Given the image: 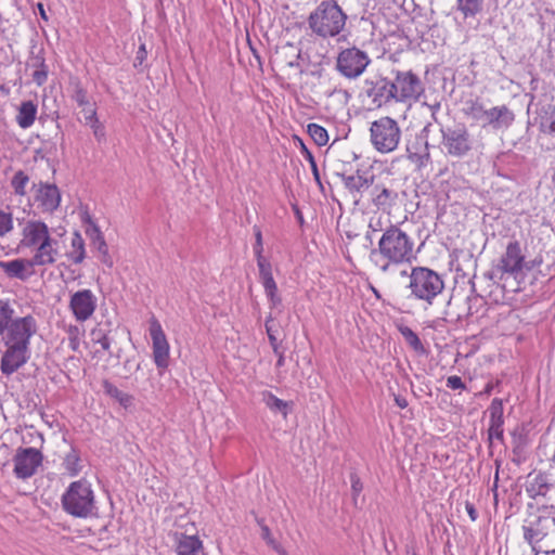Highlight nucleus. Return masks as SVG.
I'll return each instance as SVG.
<instances>
[{
	"instance_id": "c03bdc74",
	"label": "nucleus",
	"mask_w": 555,
	"mask_h": 555,
	"mask_svg": "<svg viewBox=\"0 0 555 555\" xmlns=\"http://www.w3.org/2000/svg\"><path fill=\"white\" fill-rule=\"evenodd\" d=\"M301 153H302L304 157L308 160L309 166L311 167V171H312L315 182L319 184V186L321 189H323L320 172H319L314 156L302 142H301Z\"/></svg>"
},
{
	"instance_id": "9b49d317",
	"label": "nucleus",
	"mask_w": 555,
	"mask_h": 555,
	"mask_svg": "<svg viewBox=\"0 0 555 555\" xmlns=\"http://www.w3.org/2000/svg\"><path fill=\"white\" fill-rule=\"evenodd\" d=\"M37 321L31 314L16 318L5 328L4 344L29 347L30 339L37 333Z\"/></svg>"
},
{
	"instance_id": "2eb2a0df",
	"label": "nucleus",
	"mask_w": 555,
	"mask_h": 555,
	"mask_svg": "<svg viewBox=\"0 0 555 555\" xmlns=\"http://www.w3.org/2000/svg\"><path fill=\"white\" fill-rule=\"evenodd\" d=\"M367 64L366 54L356 48L341 51L337 59V68L347 78L360 76Z\"/></svg>"
},
{
	"instance_id": "864d4df0",
	"label": "nucleus",
	"mask_w": 555,
	"mask_h": 555,
	"mask_svg": "<svg viewBox=\"0 0 555 555\" xmlns=\"http://www.w3.org/2000/svg\"><path fill=\"white\" fill-rule=\"evenodd\" d=\"M257 260V266H258V269H259V278L260 279H264V278H268V276H273L272 274V266L270 263V261L263 257V258H259V259H256Z\"/></svg>"
},
{
	"instance_id": "4c0bfd02",
	"label": "nucleus",
	"mask_w": 555,
	"mask_h": 555,
	"mask_svg": "<svg viewBox=\"0 0 555 555\" xmlns=\"http://www.w3.org/2000/svg\"><path fill=\"white\" fill-rule=\"evenodd\" d=\"M307 132L318 146H324L327 144L328 134L324 127L312 122L307 126Z\"/></svg>"
},
{
	"instance_id": "0e129e2a",
	"label": "nucleus",
	"mask_w": 555,
	"mask_h": 555,
	"mask_svg": "<svg viewBox=\"0 0 555 555\" xmlns=\"http://www.w3.org/2000/svg\"><path fill=\"white\" fill-rule=\"evenodd\" d=\"M396 3H399L401 4V7L404 9V11L409 12V11H414L415 10V2L414 0H393Z\"/></svg>"
},
{
	"instance_id": "338daca9",
	"label": "nucleus",
	"mask_w": 555,
	"mask_h": 555,
	"mask_svg": "<svg viewBox=\"0 0 555 555\" xmlns=\"http://www.w3.org/2000/svg\"><path fill=\"white\" fill-rule=\"evenodd\" d=\"M260 282L263 286L264 289L271 287L272 286H276V283L274 281V278L273 276H268V278H264V279H260Z\"/></svg>"
},
{
	"instance_id": "3c124183",
	"label": "nucleus",
	"mask_w": 555,
	"mask_h": 555,
	"mask_svg": "<svg viewBox=\"0 0 555 555\" xmlns=\"http://www.w3.org/2000/svg\"><path fill=\"white\" fill-rule=\"evenodd\" d=\"M254 234H255V244L253 246L254 254L256 259L263 258V243H262V233L258 225H254Z\"/></svg>"
},
{
	"instance_id": "a211bd4d",
	"label": "nucleus",
	"mask_w": 555,
	"mask_h": 555,
	"mask_svg": "<svg viewBox=\"0 0 555 555\" xmlns=\"http://www.w3.org/2000/svg\"><path fill=\"white\" fill-rule=\"evenodd\" d=\"M4 346L7 350L1 357L0 370L3 375L10 376L28 362L30 349L13 344H4Z\"/></svg>"
},
{
	"instance_id": "052dcab7",
	"label": "nucleus",
	"mask_w": 555,
	"mask_h": 555,
	"mask_svg": "<svg viewBox=\"0 0 555 555\" xmlns=\"http://www.w3.org/2000/svg\"><path fill=\"white\" fill-rule=\"evenodd\" d=\"M15 0H0V18H7L8 11L14 4Z\"/></svg>"
},
{
	"instance_id": "4d7b16f0",
	"label": "nucleus",
	"mask_w": 555,
	"mask_h": 555,
	"mask_svg": "<svg viewBox=\"0 0 555 555\" xmlns=\"http://www.w3.org/2000/svg\"><path fill=\"white\" fill-rule=\"evenodd\" d=\"M472 293H473V295H470V296H468L466 298V302L468 305L467 313H466L467 318H469L470 315L474 314L473 308H474L475 304H477L478 301H480L482 299L481 296L476 294V289H475L474 285H473V288H472Z\"/></svg>"
},
{
	"instance_id": "58836bf2",
	"label": "nucleus",
	"mask_w": 555,
	"mask_h": 555,
	"mask_svg": "<svg viewBox=\"0 0 555 555\" xmlns=\"http://www.w3.org/2000/svg\"><path fill=\"white\" fill-rule=\"evenodd\" d=\"M489 411V424H504V406L503 400L499 398H494L488 409Z\"/></svg>"
},
{
	"instance_id": "20e7f679",
	"label": "nucleus",
	"mask_w": 555,
	"mask_h": 555,
	"mask_svg": "<svg viewBox=\"0 0 555 555\" xmlns=\"http://www.w3.org/2000/svg\"><path fill=\"white\" fill-rule=\"evenodd\" d=\"M348 16L335 0H323L309 16V26L315 35H340Z\"/></svg>"
},
{
	"instance_id": "bf43d9fd",
	"label": "nucleus",
	"mask_w": 555,
	"mask_h": 555,
	"mask_svg": "<svg viewBox=\"0 0 555 555\" xmlns=\"http://www.w3.org/2000/svg\"><path fill=\"white\" fill-rule=\"evenodd\" d=\"M146 46L144 42H141L134 59V67H138L143 64L144 60L146 59Z\"/></svg>"
},
{
	"instance_id": "13d9d810",
	"label": "nucleus",
	"mask_w": 555,
	"mask_h": 555,
	"mask_svg": "<svg viewBox=\"0 0 555 555\" xmlns=\"http://www.w3.org/2000/svg\"><path fill=\"white\" fill-rule=\"evenodd\" d=\"M447 387H449L450 389L456 390V389H465L466 385L460 376L452 375L447 378Z\"/></svg>"
},
{
	"instance_id": "6e6d98bb",
	"label": "nucleus",
	"mask_w": 555,
	"mask_h": 555,
	"mask_svg": "<svg viewBox=\"0 0 555 555\" xmlns=\"http://www.w3.org/2000/svg\"><path fill=\"white\" fill-rule=\"evenodd\" d=\"M31 77H33V81L36 85L42 86L43 83H46V81L48 79V66L42 67L40 69H35L31 74Z\"/></svg>"
},
{
	"instance_id": "a878e982",
	"label": "nucleus",
	"mask_w": 555,
	"mask_h": 555,
	"mask_svg": "<svg viewBox=\"0 0 555 555\" xmlns=\"http://www.w3.org/2000/svg\"><path fill=\"white\" fill-rule=\"evenodd\" d=\"M36 201L40 203L44 210L53 211L60 206L61 193L55 184L40 182Z\"/></svg>"
},
{
	"instance_id": "0eeeda50",
	"label": "nucleus",
	"mask_w": 555,
	"mask_h": 555,
	"mask_svg": "<svg viewBox=\"0 0 555 555\" xmlns=\"http://www.w3.org/2000/svg\"><path fill=\"white\" fill-rule=\"evenodd\" d=\"M442 152L456 159H463L473 154L475 141L464 124L441 127Z\"/></svg>"
},
{
	"instance_id": "5fc2aeb1",
	"label": "nucleus",
	"mask_w": 555,
	"mask_h": 555,
	"mask_svg": "<svg viewBox=\"0 0 555 555\" xmlns=\"http://www.w3.org/2000/svg\"><path fill=\"white\" fill-rule=\"evenodd\" d=\"M271 322H272V318L269 317V319L266 321V332H267L270 345H271V347L273 349V352H278V346H280V345L278 343V338L275 336V332L273 331V327L270 324Z\"/></svg>"
},
{
	"instance_id": "f3484780",
	"label": "nucleus",
	"mask_w": 555,
	"mask_h": 555,
	"mask_svg": "<svg viewBox=\"0 0 555 555\" xmlns=\"http://www.w3.org/2000/svg\"><path fill=\"white\" fill-rule=\"evenodd\" d=\"M68 307L78 322H85L96 309V297L90 289L77 291L70 296Z\"/></svg>"
},
{
	"instance_id": "7ed1b4c3",
	"label": "nucleus",
	"mask_w": 555,
	"mask_h": 555,
	"mask_svg": "<svg viewBox=\"0 0 555 555\" xmlns=\"http://www.w3.org/2000/svg\"><path fill=\"white\" fill-rule=\"evenodd\" d=\"M542 260H526L521 245L514 240L508 242L505 251L501 255L498 262L493 266L491 272L487 274L490 280H502L505 275L517 279L522 274L524 270L529 272L533 270Z\"/></svg>"
},
{
	"instance_id": "412c9836",
	"label": "nucleus",
	"mask_w": 555,
	"mask_h": 555,
	"mask_svg": "<svg viewBox=\"0 0 555 555\" xmlns=\"http://www.w3.org/2000/svg\"><path fill=\"white\" fill-rule=\"evenodd\" d=\"M406 157L417 170H422L431 163L429 143L425 137H414L406 143Z\"/></svg>"
},
{
	"instance_id": "a18cd8bd",
	"label": "nucleus",
	"mask_w": 555,
	"mask_h": 555,
	"mask_svg": "<svg viewBox=\"0 0 555 555\" xmlns=\"http://www.w3.org/2000/svg\"><path fill=\"white\" fill-rule=\"evenodd\" d=\"M242 39L246 42L258 63L261 64L260 48H264V43L260 40V37H242Z\"/></svg>"
},
{
	"instance_id": "5701e85b",
	"label": "nucleus",
	"mask_w": 555,
	"mask_h": 555,
	"mask_svg": "<svg viewBox=\"0 0 555 555\" xmlns=\"http://www.w3.org/2000/svg\"><path fill=\"white\" fill-rule=\"evenodd\" d=\"M20 247H35L50 236L48 225L42 221H28L23 229Z\"/></svg>"
},
{
	"instance_id": "72a5a7b5",
	"label": "nucleus",
	"mask_w": 555,
	"mask_h": 555,
	"mask_svg": "<svg viewBox=\"0 0 555 555\" xmlns=\"http://www.w3.org/2000/svg\"><path fill=\"white\" fill-rule=\"evenodd\" d=\"M399 332L404 338L406 345L412 348L417 354H426L427 350L424 347L422 340L418 335L409 326L401 325L399 326Z\"/></svg>"
},
{
	"instance_id": "4468645a",
	"label": "nucleus",
	"mask_w": 555,
	"mask_h": 555,
	"mask_svg": "<svg viewBox=\"0 0 555 555\" xmlns=\"http://www.w3.org/2000/svg\"><path fill=\"white\" fill-rule=\"evenodd\" d=\"M43 460L42 453L36 448H18L13 457L14 474L20 479H27L35 475Z\"/></svg>"
},
{
	"instance_id": "f257e3e1",
	"label": "nucleus",
	"mask_w": 555,
	"mask_h": 555,
	"mask_svg": "<svg viewBox=\"0 0 555 555\" xmlns=\"http://www.w3.org/2000/svg\"><path fill=\"white\" fill-rule=\"evenodd\" d=\"M380 256L384 262L379 266L382 272L389 271L392 264L411 263L416 259L413 238L398 225H389L378 241L377 248L370 253L371 260Z\"/></svg>"
},
{
	"instance_id": "c756f323",
	"label": "nucleus",
	"mask_w": 555,
	"mask_h": 555,
	"mask_svg": "<svg viewBox=\"0 0 555 555\" xmlns=\"http://www.w3.org/2000/svg\"><path fill=\"white\" fill-rule=\"evenodd\" d=\"M37 115V105L33 101H25L18 107V113L16 116L17 125L23 128H29Z\"/></svg>"
},
{
	"instance_id": "7c9ffc66",
	"label": "nucleus",
	"mask_w": 555,
	"mask_h": 555,
	"mask_svg": "<svg viewBox=\"0 0 555 555\" xmlns=\"http://www.w3.org/2000/svg\"><path fill=\"white\" fill-rule=\"evenodd\" d=\"M262 401L272 411L281 413L285 418L293 405V402L284 401L279 399L270 391L262 392Z\"/></svg>"
},
{
	"instance_id": "774afa93",
	"label": "nucleus",
	"mask_w": 555,
	"mask_h": 555,
	"mask_svg": "<svg viewBox=\"0 0 555 555\" xmlns=\"http://www.w3.org/2000/svg\"><path fill=\"white\" fill-rule=\"evenodd\" d=\"M292 208H293V211L295 214L297 221L299 222L300 225H302L305 220H304V216H302L300 208L296 204L292 205Z\"/></svg>"
},
{
	"instance_id": "ddd939ff",
	"label": "nucleus",
	"mask_w": 555,
	"mask_h": 555,
	"mask_svg": "<svg viewBox=\"0 0 555 555\" xmlns=\"http://www.w3.org/2000/svg\"><path fill=\"white\" fill-rule=\"evenodd\" d=\"M393 86L397 89L395 100L397 102H405L408 100H418L424 92V86L417 75L409 72L396 73Z\"/></svg>"
},
{
	"instance_id": "39448f33",
	"label": "nucleus",
	"mask_w": 555,
	"mask_h": 555,
	"mask_svg": "<svg viewBox=\"0 0 555 555\" xmlns=\"http://www.w3.org/2000/svg\"><path fill=\"white\" fill-rule=\"evenodd\" d=\"M61 502L63 509L76 518H88L95 509L94 493L86 479L73 481L63 493Z\"/></svg>"
},
{
	"instance_id": "f8f14e48",
	"label": "nucleus",
	"mask_w": 555,
	"mask_h": 555,
	"mask_svg": "<svg viewBox=\"0 0 555 555\" xmlns=\"http://www.w3.org/2000/svg\"><path fill=\"white\" fill-rule=\"evenodd\" d=\"M364 93L372 99V103L377 107L395 100L397 89L393 81L379 75H374L364 80Z\"/></svg>"
},
{
	"instance_id": "9d476101",
	"label": "nucleus",
	"mask_w": 555,
	"mask_h": 555,
	"mask_svg": "<svg viewBox=\"0 0 555 555\" xmlns=\"http://www.w3.org/2000/svg\"><path fill=\"white\" fill-rule=\"evenodd\" d=\"M370 203L383 212H389L399 201L397 185L391 179H380L375 176L374 182L369 193Z\"/></svg>"
},
{
	"instance_id": "79ce46f5",
	"label": "nucleus",
	"mask_w": 555,
	"mask_h": 555,
	"mask_svg": "<svg viewBox=\"0 0 555 555\" xmlns=\"http://www.w3.org/2000/svg\"><path fill=\"white\" fill-rule=\"evenodd\" d=\"M29 181V177L23 171L18 170L15 172L11 180V185L14 190V193L20 196H24L26 194L25 186Z\"/></svg>"
},
{
	"instance_id": "ea45409f",
	"label": "nucleus",
	"mask_w": 555,
	"mask_h": 555,
	"mask_svg": "<svg viewBox=\"0 0 555 555\" xmlns=\"http://www.w3.org/2000/svg\"><path fill=\"white\" fill-rule=\"evenodd\" d=\"M108 330L100 325L93 328L90 333L92 341L95 344H100L104 351H109L111 349V339L108 337Z\"/></svg>"
},
{
	"instance_id": "2f4dec72",
	"label": "nucleus",
	"mask_w": 555,
	"mask_h": 555,
	"mask_svg": "<svg viewBox=\"0 0 555 555\" xmlns=\"http://www.w3.org/2000/svg\"><path fill=\"white\" fill-rule=\"evenodd\" d=\"M102 387L105 392V395L109 396L111 398L118 401V403L128 408L132 404L133 397L129 393H126L121 390H119L113 383H111L108 379H103Z\"/></svg>"
},
{
	"instance_id": "1a4fd4ad",
	"label": "nucleus",
	"mask_w": 555,
	"mask_h": 555,
	"mask_svg": "<svg viewBox=\"0 0 555 555\" xmlns=\"http://www.w3.org/2000/svg\"><path fill=\"white\" fill-rule=\"evenodd\" d=\"M555 529V505L538 507L525 520L524 539L529 544H538Z\"/></svg>"
},
{
	"instance_id": "4be33fe9",
	"label": "nucleus",
	"mask_w": 555,
	"mask_h": 555,
	"mask_svg": "<svg viewBox=\"0 0 555 555\" xmlns=\"http://www.w3.org/2000/svg\"><path fill=\"white\" fill-rule=\"evenodd\" d=\"M553 487L552 475L546 472L533 470L527 476L526 492L532 499L545 496Z\"/></svg>"
},
{
	"instance_id": "e433bc0d",
	"label": "nucleus",
	"mask_w": 555,
	"mask_h": 555,
	"mask_svg": "<svg viewBox=\"0 0 555 555\" xmlns=\"http://www.w3.org/2000/svg\"><path fill=\"white\" fill-rule=\"evenodd\" d=\"M14 309L8 299H0V335L5 332L9 324L14 320Z\"/></svg>"
},
{
	"instance_id": "a19ab883",
	"label": "nucleus",
	"mask_w": 555,
	"mask_h": 555,
	"mask_svg": "<svg viewBox=\"0 0 555 555\" xmlns=\"http://www.w3.org/2000/svg\"><path fill=\"white\" fill-rule=\"evenodd\" d=\"M37 50V43H33L31 50H30V57L27 62V66L29 68L40 69L42 67H47L46 60L43 56V47L42 43H40V48L38 49V55H35V51Z\"/></svg>"
},
{
	"instance_id": "6ab92c4d",
	"label": "nucleus",
	"mask_w": 555,
	"mask_h": 555,
	"mask_svg": "<svg viewBox=\"0 0 555 555\" xmlns=\"http://www.w3.org/2000/svg\"><path fill=\"white\" fill-rule=\"evenodd\" d=\"M298 42H278L272 55V62L281 69L299 67V59L301 57V48Z\"/></svg>"
},
{
	"instance_id": "cd10ccee",
	"label": "nucleus",
	"mask_w": 555,
	"mask_h": 555,
	"mask_svg": "<svg viewBox=\"0 0 555 555\" xmlns=\"http://www.w3.org/2000/svg\"><path fill=\"white\" fill-rule=\"evenodd\" d=\"M374 15L370 14L367 16H357L352 15L349 17L348 28L347 30L351 34H362V35H375L377 30Z\"/></svg>"
},
{
	"instance_id": "de8ad7c7",
	"label": "nucleus",
	"mask_w": 555,
	"mask_h": 555,
	"mask_svg": "<svg viewBox=\"0 0 555 555\" xmlns=\"http://www.w3.org/2000/svg\"><path fill=\"white\" fill-rule=\"evenodd\" d=\"M504 424H489L488 428V441H489V448L491 449L493 446V439H498L500 441H503L504 437Z\"/></svg>"
},
{
	"instance_id": "423d86ee",
	"label": "nucleus",
	"mask_w": 555,
	"mask_h": 555,
	"mask_svg": "<svg viewBox=\"0 0 555 555\" xmlns=\"http://www.w3.org/2000/svg\"><path fill=\"white\" fill-rule=\"evenodd\" d=\"M463 112L467 117L480 124L482 128L491 126L496 130L509 127L515 119L514 113L507 106H494L486 109L478 99L467 100Z\"/></svg>"
},
{
	"instance_id": "393cba45",
	"label": "nucleus",
	"mask_w": 555,
	"mask_h": 555,
	"mask_svg": "<svg viewBox=\"0 0 555 555\" xmlns=\"http://www.w3.org/2000/svg\"><path fill=\"white\" fill-rule=\"evenodd\" d=\"M81 221L87 225L86 234L90 238L91 244L103 255L104 258L102 261L107 263L106 257L108 256V248L100 228L88 211L81 214Z\"/></svg>"
},
{
	"instance_id": "603ef678",
	"label": "nucleus",
	"mask_w": 555,
	"mask_h": 555,
	"mask_svg": "<svg viewBox=\"0 0 555 555\" xmlns=\"http://www.w3.org/2000/svg\"><path fill=\"white\" fill-rule=\"evenodd\" d=\"M540 128L544 133L555 135V107L550 115L541 121Z\"/></svg>"
},
{
	"instance_id": "6e6552de",
	"label": "nucleus",
	"mask_w": 555,
	"mask_h": 555,
	"mask_svg": "<svg viewBox=\"0 0 555 555\" xmlns=\"http://www.w3.org/2000/svg\"><path fill=\"white\" fill-rule=\"evenodd\" d=\"M401 140V129L397 120L389 116L374 120L370 127V141L382 153L393 152Z\"/></svg>"
},
{
	"instance_id": "09e8293b",
	"label": "nucleus",
	"mask_w": 555,
	"mask_h": 555,
	"mask_svg": "<svg viewBox=\"0 0 555 555\" xmlns=\"http://www.w3.org/2000/svg\"><path fill=\"white\" fill-rule=\"evenodd\" d=\"M89 112H90V116H88L87 119L90 121H93V124L91 125L93 128V134H94L95 139L99 142H101L105 138L104 127L101 124H99V121L96 119L95 111L90 109Z\"/></svg>"
},
{
	"instance_id": "bb28decb",
	"label": "nucleus",
	"mask_w": 555,
	"mask_h": 555,
	"mask_svg": "<svg viewBox=\"0 0 555 555\" xmlns=\"http://www.w3.org/2000/svg\"><path fill=\"white\" fill-rule=\"evenodd\" d=\"M56 241L51 237H46L41 244L37 246L35 255L31 257L33 263L36 266H47L55 262L56 248L53 247Z\"/></svg>"
},
{
	"instance_id": "49530a36",
	"label": "nucleus",
	"mask_w": 555,
	"mask_h": 555,
	"mask_svg": "<svg viewBox=\"0 0 555 555\" xmlns=\"http://www.w3.org/2000/svg\"><path fill=\"white\" fill-rule=\"evenodd\" d=\"M13 230V217L10 212L0 210V237H3Z\"/></svg>"
},
{
	"instance_id": "f03ea898",
	"label": "nucleus",
	"mask_w": 555,
	"mask_h": 555,
	"mask_svg": "<svg viewBox=\"0 0 555 555\" xmlns=\"http://www.w3.org/2000/svg\"><path fill=\"white\" fill-rule=\"evenodd\" d=\"M409 280L408 288L411 292V296L429 306L444 291L442 275L427 267H413Z\"/></svg>"
},
{
	"instance_id": "f704fd0d",
	"label": "nucleus",
	"mask_w": 555,
	"mask_h": 555,
	"mask_svg": "<svg viewBox=\"0 0 555 555\" xmlns=\"http://www.w3.org/2000/svg\"><path fill=\"white\" fill-rule=\"evenodd\" d=\"M456 9L464 17H474L483 9V0H457Z\"/></svg>"
},
{
	"instance_id": "473e14b6",
	"label": "nucleus",
	"mask_w": 555,
	"mask_h": 555,
	"mask_svg": "<svg viewBox=\"0 0 555 555\" xmlns=\"http://www.w3.org/2000/svg\"><path fill=\"white\" fill-rule=\"evenodd\" d=\"M80 462L78 449L72 446L69 452L65 454L62 465L69 476L75 477L81 472Z\"/></svg>"
},
{
	"instance_id": "c9c22d12",
	"label": "nucleus",
	"mask_w": 555,
	"mask_h": 555,
	"mask_svg": "<svg viewBox=\"0 0 555 555\" xmlns=\"http://www.w3.org/2000/svg\"><path fill=\"white\" fill-rule=\"evenodd\" d=\"M73 251L68 254V257L75 263H81L86 258L85 242L79 232H75L72 238Z\"/></svg>"
},
{
	"instance_id": "69168bd1",
	"label": "nucleus",
	"mask_w": 555,
	"mask_h": 555,
	"mask_svg": "<svg viewBox=\"0 0 555 555\" xmlns=\"http://www.w3.org/2000/svg\"><path fill=\"white\" fill-rule=\"evenodd\" d=\"M500 384H501V382H500V380H496V382H495V384H493V383H488V384L485 386L483 390H482V391H480V392L478 393V396H480V397H481V396H487V397H488V396H490V395H491V392L493 391L494 387H495V386H499Z\"/></svg>"
},
{
	"instance_id": "8fccbe9b",
	"label": "nucleus",
	"mask_w": 555,
	"mask_h": 555,
	"mask_svg": "<svg viewBox=\"0 0 555 555\" xmlns=\"http://www.w3.org/2000/svg\"><path fill=\"white\" fill-rule=\"evenodd\" d=\"M351 494L353 503L357 504V498L363 490V483L356 472L350 473Z\"/></svg>"
},
{
	"instance_id": "e2e57ef3",
	"label": "nucleus",
	"mask_w": 555,
	"mask_h": 555,
	"mask_svg": "<svg viewBox=\"0 0 555 555\" xmlns=\"http://www.w3.org/2000/svg\"><path fill=\"white\" fill-rule=\"evenodd\" d=\"M465 509L469 516V518L472 519V521H475L477 520L478 518V513H477V509L475 508L474 504L470 503V502H466L465 503Z\"/></svg>"
},
{
	"instance_id": "37998d69",
	"label": "nucleus",
	"mask_w": 555,
	"mask_h": 555,
	"mask_svg": "<svg viewBox=\"0 0 555 555\" xmlns=\"http://www.w3.org/2000/svg\"><path fill=\"white\" fill-rule=\"evenodd\" d=\"M70 85L74 88L72 98L76 101L78 106L85 107V106L89 105L90 103L88 101L87 91L81 86L80 81L78 79H76V80H73L70 82Z\"/></svg>"
},
{
	"instance_id": "dca6fc26",
	"label": "nucleus",
	"mask_w": 555,
	"mask_h": 555,
	"mask_svg": "<svg viewBox=\"0 0 555 555\" xmlns=\"http://www.w3.org/2000/svg\"><path fill=\"white\" fill-rule=\"evenodd\" d=\"M150 336L153 343V359L159 374L169 366V344L160 323L153 318L150 324Z\"/></svg>"
},
{
	"instance_id": "aec40b11",
	"label": "nucleus",
	"mask_w": 555,
	"mask_h": 555,
	"mask_svg": "<svg viewBox=\"0 0 555 555\" xmlns=\"http://www.w3.org/2000/svg\"><path fill=\"white\" fill-rule=\"evenodd\" d=\"M338 177L341 179L346 190H348L351 196L356 199V203L359 202L364 192H367V194L370 193L375 179V175H369L361 170H357L352 175L338 173Z\"/></svg>"
},
{
	"instance_id": "b1692460",
	"label": "nucleus",
	"mask_w": 555,
	"mask_h": 555,
	"mask_svg": "<svg viewBox=\"0 0 555 555\" xmlns=\"http://www.w3.org/2000/svg\"><path fill=\"white\" fill-rule=\"evenodd\" d=\"M36 264L33 263L31 258H17L11 261H2L0 260V269L4 272V274L9 279H17L21 281L28 280L29 276L34 274L33 270H28L34 268Z\"/></svg>"
},
{
	"instance_id": "c85d7f7f",
	"label": "nucleus",
	"mask_w": 555,
	"mask_h": 555,
	"mask_svg": "<svg viewBox=\"0 0 555 555\" xmlns=\"http://www.w3.org/2000/svg\"><path fill=\"white\" fill-rule=\"evenodd\" d=\"M203 543L196 535L182 534L177 544V555H198Z\"/></svg>"
},
{
	"instance_id": "680f3d73",
	"label": "nucleus",
	"mask_w": 555,
	"mask_h": 555,
	"mask_svg": "<svg viewBox=\"0 0 555 555\" xmlns=\"http://www.w3.org/2000/svg\"><path fill=\"white\" fill-rule=\"evenodd\" d=\"M369 229L372 231V232H378V231H382L383 230V222H382V219L380 218H372L370 220V223H369Z\"/></svg>"
}]
</instances>
